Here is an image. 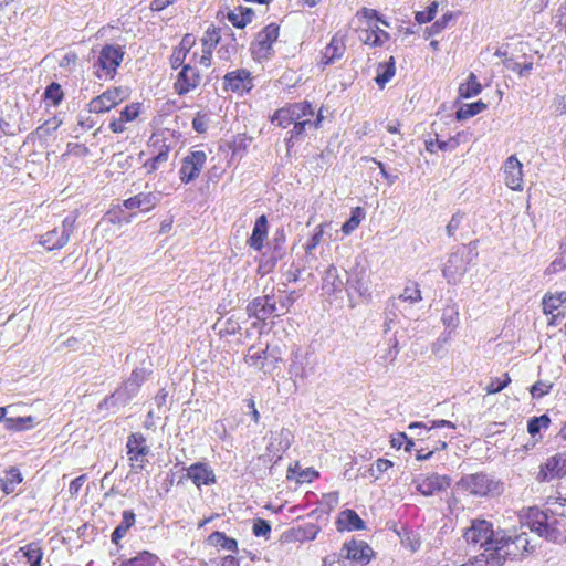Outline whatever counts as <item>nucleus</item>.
I'll list each match as a JSON object with an SVG mask.
<instances>
[{
	"label": "nucleus",
	"instance_id": "nucleus-43",
	"mask_svg": "<svg viewBox=\"0 0 566 566\" xmlns=\"http://www.w3.org/2000/svg\"><path fill=\"white\" fill-rule=\"evenodd\" d=\"M331 227V222H322L315 229L308 241L306 242L304 250L306 254H311L322 241L325 229Z\"/></svg>",
	"mask_w": 566,
	"mask_h": 566
},
{
	"label": "nucleus",
	"instance_id": "nucleus-16",
	"mask_svg": "<svg viewBox=\"0 0 566 566\" xmlns=\"http://www.w3.org/2000/svg\"><path fill=\"white\" fill-rule=\"evenodd\" d=\"M74 219L65 218L62 222V229H53L44 233L41 238V244L49 251L63 248L70 239Z\"/></svg>",
	"mask_w": 566,
	"mask_h": 566
},
{
	"label": "nucleus",
	"instance_id": "nucleus-51",
	"mask_svg": "<svg viewBox=\"0 0 566 566\" xmlns=\"http://www.w3.org/2000/svg\"><path fill=\"white\" fill-rule=\"evenodd\" d=\"M439 3L437 1H432L423 11H418L415 14V20L419 24L428 23L432 21L437 14Z\"/></svg>",
	"mask_w": 566,
	"mask_h": 566
},
{
	"label": "nucleus",
	"instance_id": "nucleus-53",
	"mask_svg": "<svg viewBox=\"0 0 566 566\" xmlns=\"http://www.w3.org/2000/svg\"><path fill=\"white\" fill-rule=\"evenodd\" d=\"M168 161L167 158L161 156L151 155L144 164L143 168L147 175H151L163 167Z\"/></svg>",
	"mask_w": 566,
	"mask_h": 566
},
{
	"label": "nucleus",
	"instance_id": "nucleus-28",
	"mask_svg": "<svg viewBox=\"0 0 566 566\" xmlns=\"http://www.w3.org/2000/svg\"><path fill=\"white\" fill-rule=\"evenodd\" d=\"M365 34L363 43L370 48L384 46L390 40V34L380 29L377 24H369L365 30Z\"/></svg>",
	"mask_w": 566,
	"mask_h": 566
},
{
	"label": "nucleus",
	"instance_id": "nucleus-7",
	"mask_svg": "<svg viewBox=\"0 0 566 566\" xmlns=\"http://www.w3.org/2000/svg\"><path fill=\"white\" fill-rule=\"evenodd\" d=\"M496 535L493 524L483 518L471 521V525L463 531V539L469 545H480L483 551L493 547V541Z\"/></svg>",
	"mask_w": 566,
	"mask_h": 566
},
{
	"label": "nucleus",
	"instance_id": "nucleus-41",
	"mask_svg": "<svg viewBox=\"0 0 566 566\" xmlns=\"http://www.w3.org/2000/svg\"><path fill=\"white\" fill-rule=\"evenodd\" d=\"M485 108H486V104L483 103L482 101L464 104L457 111L455 117L459 120H464V119H468L470 117H473V116L480 114Z\"/></svg>",
	"mask_w": 566,
	"mask_h": 566
},
{
	"label": "nucleus",
	"instance_id": "nucleus-48",
	"mask_svg": "<svg viewBox=\"0 0 566 566\" xmlns=\"http://www.w3.org/2000/svg\"><path fill=\"white\" fill-rule=\"evenodd\" d=\"M400 300L410 303H417L422 300L421 291L419 289V284L416 282H411L406 285L403 292L400 294Z\"/></svg>",
	"mask_w": 566,
	"mask_h": 566
},
{
	"label": "nucleus",
	"instance_id": "nucleus-54",
	"mask_svg": "<svg viewBox=\"0 0 566 566\" xmlns=\"http://www.w3.org/2000/svg\"><path fill=\"white\" fill-rule=\"evenodd\" d=\"M463 135V132H459L455 136H452L447 140L437 138V148L442 151L453 150L460 145V137Z\"/></svg>",
	"mask_w": 566,
	"mask_h": 566
},
{
	"label": "nucleus",
	"instance_id": "nucleus-58",
	"mask_svg": "<svg viewBox=\"0 0 566 566\" xmlns=\"http://www.w3.org/2000/svg\"><path fill=\"white\" fill-rule=\"evenodd\" d=\"M196 44V36L191 33H187L182 36L179 45L175 48L176 51H180V54L187 56V54L190 52V50Z\"/></svg>",
	"mask_w": 566,
	"mask_h": 566
},
{
	"label": "nucleus",
	"instance_id": "nucleus-1",
	"mask_svg": "<svg viewBox=\"0 0 566 566\" xmlns=\"http://www.w3.org/2000/svg\"><path fill=\"white\" fill-rule=\"evenodd\" d=\"M546 509L528 507L524 518L528 527L553 542L566 541V497L548 496Z\"/></svg>",
	"mask_w": 566,
	"mask_h": 566
},
{
	"label": "nucleus",
	"instance_id": "nucleus-17",
	"mask_svg": "<svg viewBox=\"0 0 566 566\" xmlns=\"http://www.w3.org/2000/svg\"><path fill=\"white\" fill-rule=\"evenodd\" d=\"M566 475V451L556 453L548 458L546 462L541 465L538 478L541 481H549L556 478Z\"/></svg>",
	"mask_w": 566,
	"mask_h": 566
},
{
	"label": "nucleus",
	"instance_id": "nucleus-55",
	"mask_svg": "<svg viewBox=\"0 0 566 566\" xmlns=\"http://www.w3.org/2000/svg\"><path fill=\"white\" fill-rule=\"evenodd\" d=\"M252 532L255 536L268 537L271 533V525L263 518H256L253 522Z\"/></svg>",
	"mask_w": 566,
	"mask_h": 566
},
{
	"label": "nucleus",
	"instance_id": "nucleus-24",
	"mask_svg": "<svg viewBox=\"0 0 566 566\" xmlns=\"http://www.w3.org/2000/svg\"><path fill=\"white\" fill-rule=\"evenodd\" d=\"M450 486V479L446 475L430 474L419 480L417 490L426 495H432Z\"/></svg>",
	"mask_w": 566,
	"mask_h": 566
},
{
	"label": "nucleus",
	"instance_id": "nucleus-40",
	"mask_svg": "<svg viewBox=\"0 0 566 566\" xmlns=\"http://www.w3.org/2000/svg\"><path fill=\"white\" fill-rule=\"evenodd\" d=\"M461 262L462 260L458 255H451L448 259L442 270V273L448 282H455L457 277L464 272L463 268L458 265Z\"/></svg>",
	"mask_w": 566,
	"mask_h": 566
},
{
	"label": "nucleus",
	"instance_id": "nucleus-23",
	"mask_svg": "<svg viewBox=\"0 0 566 566\" xmlns=\"http://www.w3.org/2000/svg\"><path fill=\"white\" fill-rule=\"evenodd\" d=\"M564 303H566V292L547 293L544 295L542 301L543 312L552 316L549 325H556L558 317L564 316L559 311Z\"/></svg>",
	"mask_w": 566,
	"mask_h": 566
},
{
	"label": "nucleus",
	"instance_id": "nucleus-34",
	"mask_svg": "<svg viewBox=\"0 0 566 566\" xmlns=\"http://www.w3.org/2000/svg\"><path fill=\"white\" fill-rule=\"evenodd\" d=\"M22 481L23 478L20 470L17 467H11L6 471V476L0 478V489L4 494H10Z\"/></svg>",
	"mask_w": 566,
	"mask_h": 566
},
{
	"label": "nucleus",
	"instance_id": "nucleus-61",
	"mask_svg": "<svg viewBox=\"0 0 566 566\" xmlns=\"http://www.w3.org/2000/svg\"><path fill=\"white\" fill-rule=\"evenodd\" d=\"M463 217H464V213L460 212V211L455 212L451 217V219H450V221H449V223L447 224V228H446L447 233H448L449 237L454 235L455 231L460 228V224H461V221H462Z\"/></svg>",
	"mask_w": 566,
	"mask_h": 566
},
{
	"label": "nucleus",
	"instance_id": "nucleus-30",
	"mask_svg": "<svg viewBox=\"0 0 566 566\" xmlns=\"http://www.w3.org/2000/svg\"><path fill=\"white\" fill-rule=\"evenodd\" d=\"M136 515L132 510H126L122 514V522L115 527L111 535L112 543L118 545L120 539L126 536L128 530L134 526Z\"/></svg>",
	"mask_w": 566,
	"mask_h": 566
},
{
	"label": "nucleus",
	"instance_id": "nucleus-39",
	"mask_svg": "<svg viewBox=\"0 0 566 566\" xmlns=\"http://www.w3.org/2000/svg\"><path fill=\"white\" fill-rule=\"evenodd\" d=\"M366 212L361 207H355L352 209L350 218L343 223L342 232L345 235H349L354 232L360 224V222L365 219Z\"/></svg>",
	"mask_w": 566,
	"mask_h": 566
},
{
	"label": "nucleus",
	"instance_id": "nucleus-31",
	"mask_svg": "<svg viewBox=\"0 0 566 566\" xmlns=\"http://www.w3.org/2000/svg\"><path fill=\"white\" fill-rule=\"evenodd\" d=\"M254 12L250 8L238 7L228 12L227 18L238 29L245 28L253 19Z\"/></svg>",
	"mask_w": 566,
	"mask_h": 566
},
{
	"label": "nucleus",
	"instance_id": "nucleus-60",
	"mask_svg": "<svg viewBox=\"0 0 566 566\" xmlns=\"http://www.w3.org/2000/svg\"><path fill=\"white\" fill-rule=\"evenodd\" d=\"M192 128L199 133L203 134L208 128V116L206 113L197 112L192 119Z\"/></svg>",
	"mask_w": 566,
	"mask_h": 566
},
{
	"label": "nucleus",
	"instance_id": "nucleus-47",
	"mask_svg": "<svg viewBox=\"0 0 566 566\" xmlns=\"http://www.w3.org/2000/svg\"><path fill=\"white\" fill-rule=\"evenodd\" d=\"M563 270H566V245L560 247L558 255L545 269V275H553Z\"/></svg>",
	"mask_w": 566,
	"mask_h": 566
},
{
	"label": "nucleus",
	"instance_id": "nucleus-6",
	"mask_svg": "<svg viewBox=\"0 0 566 566\" xmlns=\"http://www.w3.org/2000/svg\"><path fill=\"white\" fill-rule=\"evenodd\" d=\"M279 34L280 25L275 22L261 29L250 46L253 60L262 62L270 59L274 53L273 45L277 41Z\"/></svg>",
	"mask_w": 566,
	"mask_h": 566
},
{
	"label": "nucleus",
	"instance_id": "nucleus-52",
	"mask_svg": "<svg viewBox=\"0 0 566 566\" xmlns=\"http://www.w3.org/2000/svg\"><path fill=\"white\" fill-rule=\"evenodd\" d=\"M506 65L521 77L527 75L533 70L532 59L523 63L516 62L513 59H509Z\"/></svg>",
	"mask_w": 566,
	"mask_h": 566
},
{
	"label": "nucleus",
	"instance_id": "nucleus-36",
	"mask_svg": "<svg viewBox=\"0 0 566 566\" xmlns=\"http://www.w3.org/2000/svg\"><path fill=\"white\" fill-rule=\"evenodd\" d=\"M293 434L287 429H281L279 432H276L272 439L271 442L268 446V450L272 451L275 450L276 452H284L286 451L292 442Z\"/></svg>",
	"mask_w": 566,
	"mask_h": 566
},
{
	"label": "nucleus",
	"instance_id": "nucleus-32",
	"mask_svg": "<svg viewBox=\"0 0 566 566\" xmlns=\"http://www.w3.org/2000/svg\"><path fill=\"white\" fill-rule=\"evenodd\" d=\"M377 75L376 83L380 88H384L385 85L395 76L396 74V61L394 56H390L387 62L379 63L377 65Z\"/></svg>",
	"mask_w": 566,
	"mask_h": 566
},
{
	"label": "nucleus",
	"instance_id": "nucleus-2",
	"mask_svg": "<svg viewBox=\"0 0 566 566\" xmlns=\"http://www.w3.org/2000/svg\"><path fill=\"white\" fill-rule=\"evenodd\" d=\"M314 115L315 111L312 103L308 101H302L289 103L276 109L270 120L272 124L281 128H287L293 125V129L290 132L291 136L289 140H291L303 136L307 126L314 127L315 129L321 127L323 115L319 112L316 119L312 120Z\"/></svg>",
	"mask_w": 566,
	"mask_h": 566
},
{
	"label": "nucleus",
	"instance_id": "nucleus-22",
	"mask_svg": "<svg viewBox=\"0 0 566 566\" xmlns=\"http://www.w3.org/2000/svg\"><path fill=\"white\" fill-rule=\"evenodd\" d=\"M142 112V103H130L124 107V109L119 113L118 117L111 119L108 124V128L114 134L124 133L127 127L126 124L135 120Z\"/></svg>",
	"mask_w": 566,
	"mask_h": 566
},
{
	"label": "nucleus",
	"instance_id": "nucleus-42",
	"mask_svg": "<svg viewBox=\"0 0 566 566\" xmlns=\"http://www.w3.org/2000/svg\"><path fill=\"white\" fill-rule=\"evenodd\" d=\"M43 97L44 101L50 102L52 106H59L64 98L62 86L56 82H52L45 87Z\"/></svg>",
	"mask_w": 566,
	"mask_h": 566
},
{
	"label": "nucleus",
	"instance_id": "nucleus-8",
	"mask_svg": "<svg viewBox=\"0 0 566 566\" xmlns=\"http://www.w3.org/2000/svg\"><path fill=\"white\" fill-rule=\"evenodd\" d=\"M149 453L150 448L142 432H133L127 437L126 454L132 469L145 470L148 464L147 457Z\"/></svg>",
	"mask_w": 566,
	"mask_h": 566
},
{
	"label": "nucleus",
	"instance_id": "nucleus-5",
	"mask_svg": "<svg viewBox=\"0 0 566 566\" xmlns=\"http://www.w3.org/2000/svg\"><path fill=\"white\" fill-rule=\"evenodd\" d=\"M459 485L469 494L480 497L494 496L502 491V483L483 472L462 476Z\"/></svg>",
	"mask_w": 566,
	"mask_h": 566
},
{
	"label": "nucleus",
	"instance_id": "nucleus-21",
	"mask_svg": "<svg viewBox=\"0 0 566 566\" xmlns=\"http://www.w3.org/2000/svg\"><path fill=\"white\" fill-rule=\"evenodd\" d=\"M187 478L200 489L203 485H212L217 482L213 469L206 462L192 463L187 469Z\"/></svg>",
	"mask_w": 566,
	"mask_h": 566
},
{
	"label": "nucleus",
	"instance_id": "nucleus-59",
	"mask_svg": "<svg viewBox=\"0 0 566 566\" xmlns=\"http://www.w3.org/2000/svg\"><path fill=\"white\" fill-rule=\"evenodd\" d=\"M138 198L140 200V209L143 211H150L157 205V197L153 192H140L138 193Z\"/></svg>",
	"mask_w": 566,
	"mask_h": 566
},
{
	"label": "nucleus",
	"instance_id": "nucleus-50",
	"mask_svg": "<svg viewBox=\"0 0 566 566\" xmlns=\"http://www.w3.org/2000/svg\"><path fill=\"white\" fill-rule=\"evenodd\" d=\"M511 384V377L507 373L503 375L502 378H492L489 385L485 387V391L488 395H494L502 391Z\"/></svg>",
	"mask_w": 566,
	"mask_h": 566
},
{
	"label": "nucleus",
	"instance_id": "nucleus-45",
	"mask_svg": "<svg viewBox=\"0 0 566 566\" xmlns=\"http://www.w3.org/2000/svg\"><path fill=\"white\" fill-rule=\"evenodd\" d=\"M356 17L364 19L367 23V27H369V24H375L374 22H380L386 27L389 25V23L375 9L364 7L357 11Z\"/></svg>",
	"mask_w": 566,
	"mask_h": 566
},
{
	"label": "nucleus",
	"instance_id": "nucleus-19",
	"mask_svg": "<svg viewBox=\"0 0 566 566\" xmlns=\"http://www.w3.org/2000/svg\"><path fill=\"white\" fill-rule=\"evenodd\" d=\"M505 185L512 190L523 188V165L515 155L510 156L503 166Z\"/></svg>",
	"mask_w": 566,
	"mask_h": 566
},
{
	"label": "nucleus",
	"instance_id": "nucleus-64",
	"mask_svg": "<svg viewBox=\"0 0 566 566\" xmlns=\"http://www.w3.org/2000/svg\"><path fill=\"white\" fill-rule=\"evenodd\" d=\"M149 373L142 368H135L129 377V381L136 387H140L146 380Z\"/></svg>",
	"mask_w": 566,
	"mask_h": 566
},
{
	"label": "nucleus",
	"instance_id": "nucleus-25",
	"mask_svg": "<svg viewBox=\"0 0 566 566\" xmlns=\"http://www.w3.org/2000/svg\"><path fill=\"white\" fill-rule=\"evenodd\" d=\"M269 234V222L265 214L260 216L254 223L248 244L255 251H261Z\"/></svg>",
	"mask_w": 566,
	"mask_h": 566
},
{
	"label": "nucleus",
	"instance_id": "nucleus-12",
	"mask_svg": "<svg viewBox=\"0 0 566 566\" xmlns=\"http://www.w3.org/2000/svg\"><path fill=\"white\" fill-rule=\"evenodd\" d=\"M125 99L124 92L120 87H111L101 95L91 99L87 104L88 112L102 114L109 112Z\"/></svg>",
	"mask_w": 566,
	"mask_h": 566
},
{
	"label": "nucleus",
	"instance_id": "nucleus-35",
	"mask_svg": "<svg viewBox=\"0 0 566 566\" xmlns=\"http://www.w3.org/2000/svg\"><path fill=\"white\" fill-rule=\"evenodd\" d=\"M208 544L221 547L226 551L237 553L238 552V542L234 538L228 537L224 533L216 531L210 534L207 538Z\"/></svg>",
	"mask_w": 566,
	"mask_h": 566
},
{
	"label": "nucleus",
	"instance_id": "nucleus-44",
	"mask_svg": "<svg viewBox=\"0 0 566 566\" xmlns=\"http://www.w3.org/2000/svg\"><path fill=\"white\" fill-rule=\"evenodd\" d=\"M454 17L455 14L453 12L444 13L440 19L426 29L427 36H433L441 33Z\"/></svg>",
	"mask_w": 566,
	"mask_h": 566
},
{
	"label": "nucleus",
	"instance_id": "nucleus-18",
	"mask_svg": "<svg viewBox=\"0 0 566 566\" xmlns=\"http://www.w3.org/2000/svg\"><path fill=\"white\" fill-rule=\"evenodd\" d=\"M245 310L250 318L254 317L264 322L275 312L276 305L272 295H263L249 302Z\"/></svg>",
	"mask_w": 566,
	"mask_h": 566
},
{
	"label": "nucleus",
	"instance_id": "nucleus-4",
	"mask_svg": "<svg viewBox=\"0 0 566 566\" xmlns=\"http://www.w3.org/2000/svg\"><path fill=\"white\" fill-rule=\"evenodd\" d=\"M125 50L120 45L105 44L93 63V74L99 81H112L124 61Z\"/></svg>",
	"mask_w": 566,
	"mask_h": 566
},
{
	"label": "nucleus",
	"instance_id": "nucleus-33",
	"mask_svg": "<svg viewBox=\"0 0 566 566\" xmlns=\"http://www.w3.org/2000/svg\"><path fill=\"white\" fill-rule=\"evenodd\" d=\"M269 348L268 344L264 349L255 350L254 346H250L248 353L244 355L243 360L248 366L255 367L259 370H263L265 366V360L269 357Z\"/></svg>",
	"mask_w": 566,
	"mask_h": 566
},
{
	"label": "nucleus",
	"instance_id": "nucleus-49",
	"mask_svg": "<svg viewBox=\"0 0 566 566\" xmlns=\"http://www.w3.org/2000/svg\"><path fill=\"white\" fill-rule=\"evenodd\" d=\"M551 424V419L547 415H542L539 417H533L527 422V431L534 437L539 433L542 428H548Z\"/></svg>",
	"mask_w": 566,
	"mask_h": 566
},
{
	"label": "nucleus",
	"instance_id": "nucleus-56",
	"mask_svg": "<svg viewBox=\"0 0 566 566\" xmlns=\"http://www.w3.org/2000/svg\"><path fill=\"white\" fill-rule=\"evenodd\" d=\"M196 44V36L191 33H187L182 36L179 45L175 48L176 51H180V54L187 56V54L190 52V50Z\"/></svg>",
	"mask_w": 566,
	"mask_h": 566
},
{
	"label": "nucleus",
	"instance_id": "nucleus-26",
	"mask_svg": "<svg viewBox=\"0 0 566 566\" xmlns=\"http://www.w3.org/2000/svg\"><path fill=\"white\" fill-rule=\"evenodd\" d=\"M336 526L338 531H361L365 528V523L354 510L347 509L339 513Z\"/></svg>",
	"mask_w": 566,
	"mask_h": 566
},
{
	"label": "nucleus",
	"instance_id": "nucleus-63",
	"mask_svg": "<svg viewBox=\"0 0 566 566\" xmlns=\"http://www.w3.org/2000/svg\"><path fill=\"white\" fill-rule=\"evenodd\" d=\"M551 387V385L538 380L531 387L530 392L534 398H542L549 392Z\"/></svg>",
	"mask_w": 566,
	"mask_h": 566
},
{
	"label": "nucleus",
	"instance_id": "nucleus-37",
	"mask_svg": "<svg viewBox=\"0 0 566 566\" xmlns=\"http://www.w3.org/2000/svg\"><path fill=\"white\" fill-rule=\"evenodd\" d=\"M159 562L157 555L143 551L138 553L135 557L123 560L119 566H156Z\"/></svg>",
	"mask_w": 566,
	"mask_h": 566
},
{
	"label": "nucleus",
	"instance_id": "nucleus-14",
	"mask_svg": "<svg viewBox=\"0 0 566 566\" xmlns=\"http://www.w3.org/2000/svg\"><path fill=\"white\" fill-rule=\"evenodd\" d=\"M253 80L251 72L245 69H239L228 72L223 76V91L237 94H244L252 90Z\"/></svg>",
	"mask_w": 566,
	"mask_h": 566
},
{
	"label": "nucleus",
	"instance_id": "nucleus-3",
	"mask_svg": "<svg viewBox=\"0 0 566 566\" xmlns=\"http://www.w3.org/2000/svg\"><path fill=\"white\" fill-rule=\"evenodd\" d=\"M533 551L527 533L511 534L503 530L496 531L493 547L485 549L491 553L493 566H502L507 559H520Z\"/></svg>",
	"mask_w": 566,
	"mask_h": 566
},
{
	"label": "nucleus",
	"instance_id": "nucleus-11",
	"mask_svg": "<svg viewBox=\"0 0 566 566\" xmlns=\"http://www.w3.org/2000/svg\"><path fill=\"white\" fill-rule=\"evenodd\" d=\"M347 34L343 31H337L333 34L331 41L319 53L317 65L325 69L339 61L346 52Z\"/></svg>",
	"mask_w": 566,
	"mask_h": 566
},
{
	"label": "nucleus",
	"instance_id": "nucleus-62",
	"mask_svg": "<svg viewBox=\"0 0 566 566\" xmlns=\"http://www.w3.org/2000/svg\"><path fill=\"white\" fill-rule=\"evenodd\" d=\"M86 480H87V475L81 474L70 482L69 493H70L71 497H75L78 494L80 490L82 489V486L86 482Z\"/></svg>",
	"mask_w": 566,
	"mask_h": 566
},
{
	"label": "nucleus",
	"instance_id": "nucleus-46",
	"mask_svg": "<svg viewBox=\"0 0 566 566\" xmlns=\"http://www.w3.org/2000/svg\"><path fill=\"white\" fill-rule=\"evenodd\" d=\"M6 422L8 430L11 431H23L33 427V418L31 416L8 418Z\"/></svg>",
	"mask_w": 566,
	"mask_h": 566
},
{
	"label": "nucleus",
	"instance_id": "nucleus-13",
	"mask_svg": "<svg viewBox=\"0 0 566 566\" xmlns=\"http://www.w3.org/2000/svg\"><path fill=\"white\" fill-rule=\"evenodd\" d=\"M220 42V29L216 25H210L201 39L202 52L200 55L193 53L191 61L195 64H200L205 67H210L212 62V53L218 43Z\"/></svg>",
	"mask_w": 566,
	"mask_h": 566
},
{
	"label": "nucleus",
	"instance_id": "nucleus-15",
	"mask_svg": "<svg viewBox=\"0 0 566 566\" xmlns=\"http://www.w3.org/2000/svg\"><path fill=\"white\" fill-rule=\"evenodd\" d=\"M201 83L200 72L192 65L185 64L176 76L174 90L178 95H186Z\"/></svg>",
	"mask_w": 566,
	"mask_h": 566
},
{
	"label": "nucleus",
	"instance_id": "nucleus-10",
	"mask_svg": "<svg viewBox=\"0 0 566 566\" xmlns=\"http://www.w3.org/2000/svg\"><path fill=\"white\" fill-rule=\"evenodd\" d=\"M177 144V133L175 130L164 128L151 134L147 142V149L150 155L161 156L169 159V154Z\"/></svg>",
	"mask_w": 566,
	"mask_h": 566
},
{
	"label": "nucleus",
	"instance_id": "nucleus-29",
	"mask_svg": "<svg viewBox=\"0 0 566 566\" xmlns=\"http://www.w3.org/2000/svg\"><path fill=\"white\" fill-rule=\"evenodd\" d=\"M18 553L22 554L25 559V564L29 566H42L44 552L39 541L28 543L20 547Z\"/></svg>",
	"mask_w": 566,
	"mask_h": 566
},
{
	"label": "nucleus",
	"instance_id": "nucleus-38",
	"mask_svg": "<svg viewBox=\"0 0 566 566\" xmlns=\"http://www.w3.org/2000/svg\"><path fill=\"white\" fill-rule=\"evenodd\" d=\"M482 85L478 81L474 73H470L467 81L459 86V95L462 98H470L481 93Z\"/></svg>",
	"mask_w": 566,
	"mask_h": 566
},
{
	"label": "nucleus",
	"instance_id": "nucleus-9",
	"mask_svg": "<svg viewBox=\"0 0 566 566\" xmlns=\"http://www.w3.org/2000/svg\"><path fill=\"white\" fill-rule=\"evenodd\" d=\"M207 163V154L203 150H190L180 160L178 171L179 180L184 185H188L197 180L202 172Z\"/></svg>",
	"mask_w": 566,
	"mask_h": 566
},
{
	"label": "nucleus",
	"instance_id": "nucleus-57",
	"mask_svg": "<svg viewBox=\"0 0 566 566\" xmlns=\"http://www.w3.org/2000/svg\"><path fill=\"white\" fill-rule=\"evenodd\" d=\"M196 44V36L191 33H187L182 36L179 45L175 48L176 51H180V54L187 56V54L190 52V50Z\"/></svg>",
	"mask_w": 566,
	"mask_h": 566
},
{
	"label": "nucleus",
	"instance_id": "nucleus-27",
	"mask_svg": "<svg viewBox=\"0 0 566 566\" xmlns=\"http://www.w3.org/2000/svg\"><path fill=\"white\" fill-rule=\"evenodd\" d=\"M319 472L314 468H305L302 469L300 462L296 461L293 465L287 468L286 479L295 480L296 483H312L316 479H318Z\"/></svg>",
	"mask_w": 566,
	"mask_h": 566
},
{
	"label": "nucleus",
	"instance_id": "nucleus-20",
	"mask_svg": "<svg viewBox=\"0 0 566 566\" xmlns=\"http://www.w3.org/2000/svg\"><path fill=\"white\" fill-rule=\"evenodd\" d=\"M342 555L353 562L367 564L374 555V552L364 541H350L343 544Z\"/></svg>",
	"mask_w": 566,
	"mask_h": 566
}]
</instances>
